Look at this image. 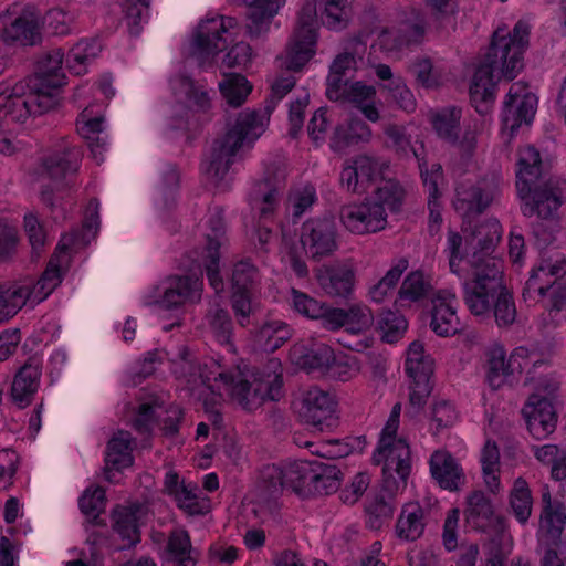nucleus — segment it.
<instances>
[{
  "label": "nucleus",
  "mask_w": 566,
  "mask_h": 566,
  "mask_svg": "<svg viewBox=\"0 0 566 566\" xmlns=\"http://www.w3.org/2000/svg\"><path fill=\"white\" fill-rule=\"evenodd\" d=\"M504 282L503 262L492 261L476 270H469L464 283V304L479 321L491 318L492 302Z\"/></svg>",
  "instance_id": "nucleus-7"
},
{
  "label": "nucleus",
  "mask_w": 566,
  "mask_h": 566,
  "mask_svg": "<svg viewBox=\"0 0 566 566\" xmlns=\"http://www.w3.org/2000/svg\"><path fill=\"white\" fill-rule=\"evenodd\" d=\"M290 338L289 326L281 321L265 323L259 331L256 340L265 352H275Z\"/></svg>",
  "instance_id": "nucleus-54"
},
{
  "label": "nucleus",
  "mask_w": 566,
  "mask_h": 566,
  "mask_svg": "<svg viewBox=\"0 0 566 566\" xmlns=\"http://www.w3.org/2000/svg\"><path fill=\"white\" fill-rule=\"evenodd\" d=\"M283 189L284 181L276 178H264L256 181L249 193L251 210L261 220H272L280 207Z\"/></svg>",
  "instance_id": "nucleus-25"
},
{
  "label": "nucleus",
  "mask_w": 566,
  "mask_h": 566,
  "mask_svg": "<svg viewBox=\"0 0 566 566\" xmlns=\"http://www.w3.org/2000/svg\"><path fill=\"white\" fill-rule=\"evenodd\" d=\"M172 371L185 381L189 390L200 386L219 399L227 397L245 411H255L266 400L277 401L283 395V368L279 359H270L261 369L251 373L247 366L224 369L218 361L198 363L196 357L184 348L178 360L172 363Z\"/></svg>",
  "instance_id": "nucleus-1"
},
{
  "label": "nucleus",
  "mask_w": 566,
  "mask_h": 566,
  "mask_svg": "<svg viewBox=\"0 0 566 566\" xmlns=\"http://www.w3.org/2000/svg\"><path fill=\"white\" fill-rule=\"evenodd\" d=\"M150 0H126L124 3L125 21L133 35L139 34L142 24L148 19Z\"/></svg>",
  "instance_id": "nucleus-64"
},
{
  "label": "nucleus",
  "mask_w": 566,
  "mask_h": 566,
  "mask_svg": "<svg viewBox=\"0 0 566 566\" xmlns=\"http://www.w3.org/2000/svg\"><path fill=\"white\" fill-rule=\"evenodd\" d=\"M323 23L329 29H342L346 25L350 11V0H319Z\"/></svg>",
  "instance_id": "nucleus-55"
},
{
  "label": "nucleus",
  "mask_w": 566,
  "mask_h": 566,
  "mask_svg": "<svg viewBox=\"0 0 566 566\" xmlns=\"http://www.w3.org/2000/svg\"><path fill=\"white\" fill-rule=\"evenodd\" d=\"M59 285L60 279L52 265L50 269H45L36 281L32 277H24L0 289V324L14 316L24 305L34 306L41 303Z\"/></svg>",
  "instance_id": "nucleus-8"
},
{
  "label": "nucleus",
  "mask_w": 566,
  "mask_h": 566,
  "mask_svg": "<svg viewBox=\"0 0 566 566\" xmlns=\"http://www.w3.org/2000/svg\"><path fill=\"white\" fill-rule=\"evenodd\" d=\"M424 164L419 163L421 177L424 188L428 192V206L430 210L429 230L437 232L442 221L438 198L440 197V185L443 181L442 167L439 164H433L430 169L423 168Z\"/></svg>",
  "instance_id": "nucleus-37"
},
{
  "label": "nucleus",
  "mask_w": 566,
  "mask_h": 566,
  "mask_svg": "<svg viewBox=\"0 0 566 566\" xmlns=\"http://www.w3.org/2000/svg\"><path fill=\"white\" fill-rule=\"evenodd\" d=\"M566 527V506L559 500L552 497L546 485L541 497V514L538 520V541L542 545H564L562 535Z\"/></svg>",
  "instance_id": "nucleus-19"
},
{
  "label": "nucleus",
  "mask_w": 566,
  "mask_h": 566,
  "mask_svg": "<svg viewBox=\"0 0 566 566\" xmlns=\"http://www.w3.org/2000/svg\"><path fill=\"white\" fill-rule=\"evenodd\" d=\"M465 522L473 530L486 532L488 524L493 517L492 501L481 490L471 492L465 500Z\"/></svg>",
  "instance_id": "nucleus-41"
},
{
  "label": "nucleus",
  "mask_w": 566,
  "mask_h": 566,
  "mask_svg": "<svg viewBox=\"0 0 566 566\" xmlns=\"http://www.w3.org/2000/svg\"><path fill=\"white\" fill-rule=\"evenodd\" d=\"M401 405H394L381 430L374 461L382 463V485L389 495L405 490L411 472V452L406 439L398 437Z\"/></svg>",
  "instance_id": "nucleus-6"
},
{
  "label": "nucleus",
  "mask_w": 566,
  "mask_h": 566,
  "mask_svg": "<svg viewBox=\"0 0 566 566\" xmlns=\"http://www.w3.org/2000/svg\"><path fill=\"white\" fill-rule=\"evenodd\" d=\"M219 88L227 103L233 107L242 105L252 91L249 81L237 73L224 74L223 81L219 83Z\"/></svg>",
  "instance_id": "nucleus-53"
},
{
  "label": "nucleus",
  "mask_w": 566,
  "mask_h": 566,
  "mask_svg": "<svg viewBox=\"0 0 566 566\" xmlns=\"http://www.w3.org/2000/svg\"><path fill=\"white\" fill-rule=\"evenodd\" d=\"M114 530L130 543L139 541L137 517L129 507H118L113 513Z\"/></svg>",
  "instance_id": "nucleus-61"
},
{
  "label": "nucleus",
  "mask_w": 566,
  "mask_h": 566,
  "mask_svg": "<svg viewBox=\"0 0 566 566\" xmlns=\"http://www.w3.org/2000/svg\"><path fill=\"white\" fill-rule=\"evenodd\" d=\"M527 429L535 439H544L556 428L557 417L547 397L532 395L522 409Z\"/></svg>",
  "instance_id": "nucleus-24"
},
{
  "label": "nucleus",
  "mask_w": 566,
  "mask_h": 566,
  "mask_svg": "<svg viewBox=\"0 0 566 566\" xmlns=\"http://www.w3.org/2000/svg\"><path fill=\"white\" fill-rule=\"evenodd\" d=\"M208 327L217 342L227 347L228 352L233 353L232 344V321L229 313L220 307L210 310L206 315Z\"/></svg>",
  "instance_id": "nucleus-50"
},
{
  "label": "nucleus",
  "mask_w": 566,
  "mask_h": 566,
  "mask_svg": "<svg viewBox=\"0 0 566 566\" xmlns=\"http://www.w3.org/2000/svg\"><path fill=\"white\" fill-rule=\"evenodd\" d=\"M315 275L321 289L329 296L346 297L354 290L355 272L347 264L323 265Z\"/></svg>",
  "instance_id": "nucleus-29"
},
{
  "label": "nucleus",
  "mask_w": 566,
  "mask_h": 566,
  "mask_svg": "<svg viewBox=\"0 0 566 566\" xmlns=\"http://www.w3.org/2000/svg\"><path fill=\"white\" fill-rule=\"evenodd\" d=\"M317 0H305L298 11L297 27L286 52L279 59L280 66L290 71L301 70L314 55L316 45Z\"/></svg>",
  "instance_id": "nucleus-10"
},
{
  "label": "nucleus",
  "mask_w": 566,
  "mask_h": 566,
  "mask_svg": "<svg viewBox=\"0 0 566 566\" xmlns=\"http://www.w3.org/2000/svg\"><path fill=\"white\" fill-rule=\"evenodd\" d=\"M405 370L412 379H427L433 374V359L426 354L421 342H412L407 349Z\"/></svg>",
  "instance_id": "nucleus-47"
},
{
  "label": "nucleus",
  "mask_w": 566,
  "mask_h": 566,
  "mask_svg": "<svg viewBox=\"0 0 566 566\" xmlns=\"http://www.w3.org/2000/svg\"><path fill=\"white\" fill-rule=\"evenodd\" d=\"M410 71L417 82L426 88H436L443 84L442 73L433 69L431 60L428 57L415 60L410 66Z\"/></svg>",
  "instance_id": "nucleus-62"
},
{
  "label": "nucleus",
  "mask_w": 566,
  "mask_h": 566,
  "mask_svg": "<svg viewBox=\"0 0 566 566\" xmlns=\"http://www.w3.org/2000/svg\"><path fill=\"white\" fill-rule=\"evenodd\" d=\"M259 280V271L250 261L242 260L233 265L231 273L232 291L252 292Z\"/></svg>",
  "instance_id": "nucleus-59"
},
{
  "label": "nucleus",
  "mask_w": 566,
  "mask_h": 566,
  "mask_svg": "<svg viewBox=\"0 0 566 566\" xmlns=\"http://www.w3.org/2000/svg\"><path fill=\"white\" fill-rule=\"evenodd\" d=\"M516 188L524 201L525 217L538 216L548 219L566 201V180L547 177L543 170L539 151L531 145L518 149Z\"/></svg>",
  "instance_id": "nucleus-4"
},
{
  "label": "nucleus",
  "mask_w": 566,
  "mask_h": 566,
  "mask_svg": "<svg viewBox=\"0 0 566 566\" xmlns=\"http://www.w3.org/2000/svg\"><path fill=\"white\" fill-rule=\"evenodd\" d=\"M40 376L41 370L39 366L33 364H24L14 376L11 397L20 408L31 403L39 388Z\"/></svg>",
  "instance_id": "nucleus-35"
},
{
  "label": "nucleus",
  "mask_w": 566,
  "mask_h": 566,
  "mask_svg": "<svg viewBox=\"0 0 566 566\" xmlns=\"http://www.w3.org/2000/svg\"><path fill=\"white\" fill-rule=\"evenodd\" d=\"M332 358L333 349L325 344L312 349L304 344H295L290 350L291 361L307 371L326 369Z\"/></svg>",
  "instance_id": "nucleus-39"
},
{
  "label": "nucleus",
  "mask_w": 566,
  "mask_h": 566,
  "mask_svg": "<svg viewBox=\"0 0 566 566\" xmlns=\"http://www.w3.org/2000/svg\"><path fill=\"white\" fill-rule=\"evenodd\" d=\"M28 87L23 81L0 82L1 108L7 124L9 120L24 123L31 115L45 113L56 105L50 93H41L33 85L30 91Z\"/></svg>",
  "instance_id": "nucleus-9"
},
{
  "label": "nucleus",
  "mask_w": 566,
  "mask_h": 566,
  "mask_svg": "<svg viewBox=\"0 0 566 566\" xmlns=\"http://www.w3.org/2000/svg\"><path fill=\"white\" fill-rule=\"evenodd\" d=\"M238 29V21L232 17L214 15L202 20L193 35L196 54L201 60L214 57L227 49Z\"/></svg>",
  "instance_id": "nucleus-13"
},
{
  "label": "nucleus",
  "mask_w": 566,
  "mask_h": 566,
  "mask_svg": "<svg viewBox=\"0 0 566 566\" xmlns=\"http://www.w3.org/2000/svg\"><path fill=\"white\" fill-rule=\"evenodd\" d=\"M378 324L382 333V339L390 344L397 342L407 329L405 317L392 311H384L379 316Z\"/></svg>",
  "instance_id": "nucleus-63"
},
{
  "label": "nucleus",
  "mask_w": 566,
  "mask_h": 566,
  "mask_svg": "<svg viewBox=\"0 0 566 566\" xmlns=\"http://www.w3.org/2000/svg\"><path fill=\"white\" fill-rule=\"evenodd\" d=\"M537 97L526 92L521 84H513L506 94L502 122L511 132L516 130L523 123L530 124L536 113Z\"/></svg>",
  "instance_id": "nucleus-21"
},
{
  "label": "nucleus",
  "mask_w": 566,
  "mask_h": 566,
  "mask_svg": "<svg viewBox=\"0 0 566 566\" xmlns=\"http://www.w3.org/2000/svg\"><path fill=\"white\" fill-rule=\"evenodd\" d=\"M433 129L446 142L455 143L459 135V117L457 108H444L432 113L430 117Z\"/></svg>",
  "instance_id": "nucleus-57"
},
{
  "label": "nucleus",
  "mask_w": 566,
  "mask_h": 566,
  "mask_svg": "<svg viewBox=\"0 0 566 566\" xmlns=\"http://www.w3.org/2000/svg\"><path fill=\"white\" fill-rule=\"evenodd\" d=\"M488 363L489 385L493 389H499L505 382L512 384L531 361L525 347L515 348L507 359L504 349L500 347L491 350Z\"/></svg>",
  "instance_id": "nucleus-18"
},
{
  "label": "nucleus",
  "mask_w": 566,
  "mask_h": 566,
  "mask_svg": "<svg viewBox=\"0 0 566 566\" xmlns=\"http://www.w3.org/2000/svg\"><path fill=\"white\" fill-rule=\"evenodd\" d=\"M63 61L62 50L55 49L48 52L38 62V72L32 84L41 93H50L55 103H57V90L64 84Z\"/></svg>",
  "instance_id": "nucleus-27"
},
{
  "label": "nucleus",
  "mask_w": 566,
  "mask_h": 566,
  "mask_svg": "<svg viewBox=\"0 0 566 566\" xmlns=\"http://www.w3.org/2000/svg\"><path fill=\"white\" fill-rule=\"evenodd\" d=\"M77 18L73 2L49 9L43 17V25L55 35H67L74 29Z\"/></svg>",
  "instance_id": "nucleus-46"
},
{
  "label": "nucleus",
  "mask_w": 566,
  "mask_h": 566,
  "mask_svg": "<svg viewBox=\"0 0 566 566\" xmlns=\"http://www.w3.org/2000/svg\"><path fill=\"white\" fill-rule=\"evenodd\" d=\"M319 462L298 460L284 467L272 465L263 474L265 489L270 495H276L284 489L297 494L311 493L313 482L319 478Z\"/></svg>",
  "instance_id": "nucleus-12"
},
{
  "label": "nucleus",
  "mask_w": 566,
  "mask_h": 566,
  "mask_svg": "<svg viewBox=\"0 0 566 566\" xmlns=\"http://www.w3.org/2000/svg\"><path fill=\"white\" fill-rule=\"evenodd\" d=\"M82 151L72 146L67 138H61L49 155L43 158V172L51 179L59 181L69 174H74L81 163Z\"/></svg>",
  "instance_id": "nucleus-23"
},
{
  "label": "nucleus",
  "mask_w": 566,
  "mask_h": 566,
  "mask_svg": "<svg viewBox=\"0 0 566 566\" xmlns=\"http://www.w3.org/2000/svg\"><path fill=\"white\" fill-rule=\"evenodd\" d=\"M134 440L129 432L118 431L107 444L105 462L107 467L119 471L133 464Z\"/></svg>",
  "instance_id": "nucleus-44"
},
{
  "label": "nucleus",
  "mask_w": 566,
  "mask_h": 566,
  "mask_svg": "<svg viewBox=\"0 0 566 566\" xmlns=\"http://www.w3.org/2000/svg\"><path fill=\"white\" fill-rule=\"evenodd\" d=\"M424 29L421 23L401 22L381 30L374 46L380 51L395 55L408 45L416 43L423 35Z\"/></svg>",
  "instance_id": "nucleus-28"
},
{
  "label": "nucleus",
  "mask_w": 566,
  "mask_h": 566,
  "mask_svg": "<svg viewBox=\"0 0 566 566\" xmlns=\"http://www.w3.org/2000/svg\"><path fill=\"white\" fill-rule=\"evenodd\" d=\"M509 506L516 521L521 525H526L533 511V496L527 481L522 476L513 482Z\"/></svg>",
  "instance_id": "nucleus-45"
},
{
  "label": "nucleus",
  "mask_w": 566,
  "mask_h": 566,
  "mask_svg": "<svg viewBox=\"0 0 566 566\" xmlns=\"http://www.w3.org/2000/svg\"><path fill=\"white\" fill-rule=\"evenodd\" d=\"M165 558L172 566H196L197 552L192 547L190 535L186 530L175 528L169 533Z\"/></svg>",
  "instance_id": "nucleus-34"
},
{
  "label": "nucleus",
  "mask_w": 566,
  "mask_h": 566,
  "mask_svg": "<svg viewBox=\"0 0 566 566\" xmlns=\"http://www.w3.org/2000/svg\"><path fill=\"white\" fill-rule=\"evenodd\" d=\"M530 27L518 21L513 31L499 27L491 36L486 53L475 67L469 86V103L485 117L493 111L501 76L513 80L523 67L528 46Z\"/></svg>",
  "instance_id": "nucleus-2"
},
{
  "label": "nucleus",
  "mask_w": 566,
  "mask_h": 566,
  "mask_svg": "<svg viewBox=\"0 0 566 566\" xmlns=\"http://www.w3.org/2000/svg\"><path fill=\"white\" fill-rule=\"evenodd\" d=\"M335 408L334 397L318 387L306 390L296 406L300 418L319 430L332 426Z\"/></svg>",
  "instance_id": "nucleus-20"
},
{
  "label": "nucleus",
  "mask_w": 566,
  "mask_h": 566,
  "mask_svg": "<svg viewBox=\"0 0 566 566\" xmlns=\"http://www.w3.org/2000/svg\"><path fill=\"white\" fill-rule=\"evenodd\" d=\"M205 227L206 247L196 259V262L199 266L205 268L209 285L216 293H220L224 287L219 266V250L226 242L222 210L219 208L210 210L205 221Z\"/></svg>",
  "instance_id": "nucleus-14"
},
{
  "label": "nucleus",
  "mask_w": 566,
  "mask_h": 566,
  "mask_svg": "<svg viewBox=\"0 0 566 566\" xmlns=\"http://www.w3.org/2000/svg\"><path fill=\"white\" fill-rule=\"evenodd\" d=\"M203 281L199 276L174 275L167 277L161 285L159 295L149 296L147 304H157L163 308H177L201 301Z\"/></svg>",
  "instance_id": "nucleus-17"
},
{
  "label": "nucleus",
  "mask_w": 566,
  "mask_h": 566,
  "mask_svg": "<svg viewBox=\"0 0 566 566\" xmlns=\"http://www.w3.org/2000/svg\"><path fill=\"white\" fill-rule=\"evenodd\" d=\"M457 295L440 291L433 300L431 327L439 336H452L458 332Z\"/></svg>",
  "instance_id": "nucleus-31"
},
{
  "label": "nucleus",
  "mask_w": 566,
  "mask_h": 566,
  "mask_svg": "<svg viewBox=\"0 0 566 566\" xmlns=\"http://www.w3.org/2000/svg\"><path fill=\"white\" fill-rule=\"evenodd\" d=\"M389 161L379 157L358 155L348 159L340 172V184L348 191L364 193L371 186H384L386 181L394 180L389 176Z\"/></svg>",
  "instance_id": "nucleus-11"
},
{
  "label": "nucleus",
  "mask_w": 566,
  "mask_h": 566,
  "mask_svg": "<svg viewBox=\"0 0 566 566\" xmlns=\"http://www.w3.org/2000/svg\"><path fill=\"white\" fill-rule=\"evenodd\" d=\"M178 507L189 515H205L210 511V500L196 483L188 482L174 497Z\"/></svg>",
  "instance_id": "nucleus-48"
},
{
  "label": "nucleus",
  "mask_w": 566,
  "mask_h": 566,
  "mask_svg": "<svg viewBox=\"0 0 566 566\" xmlns=\"http://www.w3.org/2000/svg\"><path fill=\"white\" fill-rule=\"evenodd\" d=\"M300 243L307 258L319 261L337 249V230L329 218H311L300 230Z\"/></svg>",
  "instance_id": "nucleus-16"
},
{
  "label": "nucleus",
  "mask_w": 566,
  "mask_h": 566,
  "mask_svg": "<svg viewBox=\"0 0 566 566\" xmlns=\"http://www.w3.org/2000/svg\"><path fill=\"white\" fill-rule=\"evenodd\" d=\"M101 52L102 44L97 39H81L70 49L66 67L75 75H83Z\"/></svg>",
  "instance_id": "nucleus-40"
},
{
  "label": "nucleus",
  "mask_w": 566,
  "mask_h": 566,
  "mask_svg": "<svg viewBox=\"0 0 566 566\" xmlns=\"http://www.w3.org/2000/svg\"><path fill=\"white\" fill-rule=\"evenodd\" d=\"M406 191L397 180H388L375 189L373 199L345 205L339 219L346 230L354 234L376 233L387 227V212H398L405 201Z\"/></svg>",
  "instance_id": "nucleus-5"
},
{
  "label": "nucleus",
  "mask_w": 566,
  "mask_h": 566,
  "mask_svg": "<svg viewBox=\"0 0 566 566\" xmlns=\"http://www.w3.org/2000/svg\"><path fill=\"white\" fill-rule=\"evenodd\" d=\"M292 75L281 76L271 86L270 98L264 109L241 113L228 133L213 143L209 160L202 164V171L208 181L218 186L234 163L237 155L262 135L269 123L270 115L280 102L295 85Z\"/></svg>",
  "instance_id": "nucleus-3"
},
{
  "label": "nucleus",
  "mask_w": 566,
  "mask_h": 566,
  "mask_svg": "<svg viewBox=\"0 0 566 566\" xmlns=\"http://www.w3.org/2000/svg\"><path fill=\"white\" fill-rule=\"evenodd\" d=\"M340 96L334 102L350 103L371 123L380 119V113L375 104L377 91L375 86L367 85L360 81L347 82L339 87Z\"/></svg>",
  "instance_id": "nucleus-30"
},
{
  "label": "nucleus",
  "mask_w": 566,
  "mask_h": 566,
  "mask_svg": "<svg viewBox=\"0 0 566 566\" xmlns=\"http://www.w3.org/2000/svg\"><path fill=\"white\" fill-rule=\"evenodd\" d=\"M426 513L418 502H410L402 506L396 523V534L403 541H416L424 532Z\"/></svg>",
  "instance_id": "nucleus-38"
},
{
  "label": "nucleus",
  "mask_w": 566,
  "mask_h": 566,
  "mask_svg": "<svg viewBox=\"0 0 566 566\" xmlns=\"http://www.w3.org/2000/svg\"><path fill=\"white\" fill-rule=\"evenodd\" d=\"M371 137V129L360 119H350L336 127L331 139V148L334 151H343L350 145L360 142H368Z\"/></svg>",
  "instance_id": "nucleus-42"
},
{
  "label": "nucleus",
  "mask_w": 566,
  "mask_h": 566,
  "mask_svg": "<svg viewBox=\"0 0 566 566\" xmlns=\"http://www.w3.org/2000/svg\"><path fill=\"white\" fill-rule=\"evenodd\" d=\"M408 269V261L406 259H399L386 274L374 285L369 287L368 295L375 303H382L390 296L402 273Z\"/></svg>",
  "instance_id": "nucleus-49"
},
{
  "label": "nucleus",
  "mask_w": 566,
  "mask_h": 566,
  "mask_svg": "<svg viewBox=\"0 0 566 566\" xmlns=\"http://www.w3.org/2000/svg\"><path fill=\"white\" fill-rule=\"evenodd\" d=\"M382 90L387 93V99L401 111L406 113L416 111L417 102L415 95L400 76L385 84Z\"/></svg>",
  "instance_id": "nucleus-58"
},
{
  "label": "nucleus",
  "mask_w": 566,
  "mask_h": 566,
  "mask_svg": "<svg viewBox=\"0 0 566 566\" xmlns=\"http://www.w3.org/2000/svg\"><path fill=\"white\" fill-rule=\"evenodd\" d=\"M42 27L38 14L32 10H24L1 30V39L8 44L33 46L42 40Z\"/></svg>",
  "instance_id": "nucleus-26"
},
{
  "label": "nucleus",
  "mask_w": 566,
  "mask_h": 566,
  "mask_svg": "<svg viewBox=\"0 0 566 566\" xmlns=\"http://www.w3.org/2000/svg\"><path fill=\"white\" fill-rule=\"evenodd\" d=\"M326 369L331 377L340 381H348L359 374L360 365L358 359L353 355L333 354V358Z\"/></svg>",
  "instance_id": "nucleus-60"
},
{
  "label": "nucleus",
  "mask_w": 566,
  "mask_h": 566,
  "mask_svg": "<svg viewBox=\"0 0 566 566\" xmlns=\"http://www.w3.org/2000/svg\"><path fill=\"white\" fill-rule=\"evenodd\" d=\"M105 108L102 104H92L80 114L76 128L77 133L87 140L88 147L97 161H102V155L106 149L107 137L105 128Z\"/></svg>",
  "instance_id": "nucleus-22"
},
{
  "label": "nucleus",
  "mask_w": 566,
  "mask_h": 566,
  "mask_svg": "<svg viewBox=\"0 0 566 566\" xmlns=\"http://www.w3.org/2000/svg\"><path fill=\"white\" fill-rule=\"evenodd\" d=\"M317 201L316 188L310 182L292 186L287 193L286 205L294 218H300Z\"/></svg>",
  "instance_id": "nucleus-51"
},
{
  "label": "nucleus",
  "mask_w": 566,
  "mask_h": 566,
  "mask_svg": "<svg viewBox=\"0 0 566 566\" xmlns=\"http://www.w3.org/2000/svg\"><path fill=\"white\" fill-rule=\"evenodd\" d=\"M430 472L438 484L446 490L459 488L460 470L455 459L446 450H437L430 458Z\"/></svg>",
  "instance_id": "nucleus-36"
},
{
  "label": "nucleus",
  "mask_w": 566,
  "mask_h": 566,
  "mask_svg": "<svg viewBox=\"0 0 566 566\" xmlns=\"http://www.w3.org/2000/svg\"><path fill=\"white\" fill-rule=\"evenodd\" d=\"M502 238V226L496 219H488L476 224L464 237L465 247L462 259L465 258L470 270H476L492 261H499L492 254Z\"/></svg>",
  "instance_id": "nucleus-15"
},
{
  "label": "nucleus",
  "mask_w": 566,
  "mask_h": 566,
  "mask_svg": "<svg viewBox=\"0 0 566 566\" xmlns=\"http://www.w3.org/2000/svg\"><path fill=\"white\" fill-rule=\"evenodd\" d=\"M365 53V45L359 42L353 43V51H345L338 54L333 61L327 76L326 96L328 99H337L342 94L340 85L349 82L344 78L347 72L357 67L358 60L361 61Z\"/></svg>",
  "instance_id": "nucleus-32"
},
{
  "label": "nucleus",
  "mask_w": 566,
  "mask_h": 566,
  "mask_svg": "<svg viewBox=\"0 0 566 566\" xmlns=\"http://www.w3.org/2000/svg\"><path fill=\"white\" fill-rule=\"evenodd\" d=\"M499 195L497 184L493 179L482 178L465 191L462 202L468 205L469 213L481 214Z\"/></svg>",
  "instance_id": "nucleus-43"
},
{
  "label": "nucleus",
  "mask_w": 566,
  "mask_h": 566,
  "mask_svg": "<svg viewBox=\"0 0 566 566\" xmlns=\"http://www.w3.org/2000/svg\"><path fill=\"white\" fill-rule=\"evenodd\" d=\"M516 315L513 294L503 282L502 287L492 302L491 317L494 318L499 327H509L515 322Z\"/></svg>",
  "instance_id": "nucleus-52"
},
{
  "label": "nucleus",
  "mask_w": 566,
  "mask_h": 566,
  "mask_svg": "<svg viewBox=\"0 0 566 566\" xmlns=\"http://www.w3.org/2000/svg\"><path fill=\"white\" fill-rule=\"evenodd\" d=\"M248 7V33L258 38L269 31L274 15L284 0H243Z\"/></svg>",
  "instance_id": "nucleus-33"
},
{
  "label": "nucleus",
  "mask_w": 566,
  "mask_h": 566,
  "mask_svg": "<svg viewBox=\"0 0 566 566\" xmlns=\"http://www.w3.org/2000/svg\"><path fill=\"white\" fill-rule=\"evenodd\" d=\"M344 328L350 334H364L374 324L371 310L363 303L352 304L349 307L344 308Z\"/></svg>",
  "instance_id": "nucleus-56"
}]
</instances>
